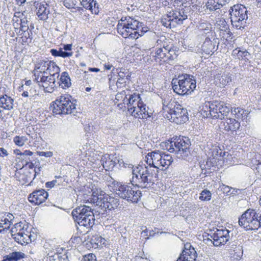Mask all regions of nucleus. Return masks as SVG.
I'll return each mask as SVG.
<instances>
[{
  "label": "nucleus",
  "instance_id": "46",
  "mask_svg": "<svg viewBox=\"0 0 261 261\" xmlns=\"http://www.w3.org/2000/svg\"><path fill=\"white\" fill-rule=\"evenodd\" d=\"M92 5L91 6V8H90V10L92 14H98L99 13V5L96 2V1L93 0L92 1Z\"/></svg>",
  "mask_w": 261,
  "mask_h": 261
},
{
  "label": "nucleus",
  "instance_id": "19",
  "mask_svg": "<svg viewBox=\"0 0 261 261\" xmlns=\"http://www.w3.org/2000/svg\"><path fill=\"white\" fill-rule=\"evenodd\" d=\"M197 253L190 244L185 245V249L176 261H195Z\"/></svg>",
  "mask_w": 261,
  "mask_h": 261
},
{
  "label": "nucleus",
  "instance_id": "38",
  "mask_svg": "<svg viewBox=\"0 0 261 261\" xmlns=\"http://www.w3.org/2000/svg\"><path fill=\"white\" fill-rule=\"evenodd\" d=\"M215 44L212 42H203L202 49L207 54H210L215 50Z\"/></svg>",
  "mask_w": 261,
  "mask_h": 261
},
{
  "label": "nucleus",
  "instance_id": "9",
  "mask_svg": "<svg viewBox=\"0 0 261 261\" xmlns=\"http://www.w3.org/2000/svg\"><path fill=\"white\" fill-rule=\"evenodd\" d=\"M146 163L149 168L158 170L162 167V170H166L173 162L172 156L170 154H162L159 151L149 152L145 156Z\"/></svg>",
  "mask_w": 261,
  "mask_h": 261
},
{
  "label": "nucleus",
  "instance_id": "53",
  "mask_svg": "<svg viewBox=\"0 0 261 261\" xmlns=\"http://www.w3.org/2000/svg\"><path fill=\"white\" fill-rule=\"evenodd\" d=\"M14 219V216L12 214L8 213L6 217L3 220V221H4L5 222H8L9 223H11L13 224V221Z\"/></svg>",
  "mask_w": 261,
  "mask_h": 261
},
{
  "label": "nucleus",
  "instance_id": "5",
  "mask_svg": "<svg viewBox=\"0 0 261 261\" xmlns=\"http://www.w3.org/2000/svg\"><path fill=\"white\" fill-rule=\"evenodd\" d=\"M72 215L80 226L88 229L87 232L94 224V215L92 208L89 206L83 205L77 206L72 211Z\"/></svg>",
  "mask_w": 261,
  "mask_h": 261
},
{
  "label": "nucleus",
  "instance_id": "42",
  "mask_svg": "<svg viewBox=\"0 0 261 261\" xmlns=\"http://www.w3.org/2000/svg\"><path fill=\"white\" fill-rule=\"evenodd\" d=\"M212 194L211 192L206 189L203 190L200 193L199 199L202 201H208L211 200Z\"/></svg>",
  "mask_w": 261,
  "mask_h": 261
},
{
  "label": "nucleus",
  "instance_id": "15",
  "mask_svg": "<svg viewBox=\"0 0 261 261\" xmlns=\"http://www.w3.org/2000/svg\"><path fill=\"white\" fill-rule=\"evenodd\" d=\"M48 63L47 73L49 74V75L43 76L42 77V79L43 81H45V82L47 83V84H46L47 86L44 87V92L52 93L54 91V88L56 86V79L59 77L60 69L56 63L53 61H49Z\"/></svg>",
  "mask_w": 261,
  "mask_h": 261
},
{
  "label": "nucleus",
  "instance_id": "12",
  "mask_svg": "<svg viewBox=\"0 0 261 261\" xmlns=\"http://www.w3.org/2000/svg\"><path fill=\"white\" fill-rule=\"evenodd\" d=\"M247 8L242 5H234L229 10L231 24L238 30L244 29L248 18Z\"/></svg>",
  "mask_w": 261,
  "mask_h": 261
},
{
  "label": "nucleus",
  "instance_id": "58",
  "mask_svg": "<svg viewBox=\"0 0 261 261\" xmlns=\"http://www.w3.org/2000/svg\"><path fill=\"white\" fill-rule=\"evenodd\" d=\"M71 47L72 45L71 44H64L63 49H64L65 51H68L71 50Z\"/></svg>",
  "mask_w": 261,
  "mask_h": 261
},
{
  "label": "nucleus",
  "instance_id": "40",
  "mask_svg": "<svg viewBox=\"0 0 261 261\" xmlns=\"http://www.w3.org/2000/svg\"><path fill=\"white\" fill-rule=\"evenodd\" d=\"M124 69L121 68L118 72V79L116 82L117 87L121 86L122 85H125L126 81H125V74L126 72L124 71Z\"/></svg>",
  "mask_w": 261,
  "mask_h": 261
},
{
  "label": "nucleus",
  "instance_id": "35",
  "mask_svg": "<svg viewBox=\"0 0 261 261\" xmlns=\"http://www.w3.org/2000/svg\"><path fill=\"white\" fill-rule=\"evenodd\" d=\"M31 19V16L27 15L25 17H23V18L20 19V24L19 27L21 28V30L25 31L27 32H29V24Z\"/></svg>",
  "mask_w": 261,
  "mask_h": 261
},
{
  "label": "nucleus",
  "instance_id": "29",
  "mask_svg": "<svg viewBox=\"0 0 261 261\" xmlns=\"http://www.w3.org/2000/svg\"><path fill=\"white\" fill-rule=\"evenodd\" d=\"M33 154V152L27 150H24L22 153H21V156L19 157V159L21 160L22 168L27 166L29 162L32 161L33 157L32 156Z\"/></svg>",
  "mask_w": 261,
  "mask_h": 261
},
{
  "label": "nucleus",
  "instance_id": "52",
  "mask_svg": "<svg viewBox=\"0 0 261 261\" xmlns=\"http://www.w3.org/2000/svg\"><path fill=\"white\" fill-rule=\"evenodd\" d=\"M206 108L207 109V110H202L201 111V115L204 118L211 117L213 119V115L212 114H209V108H207L206 106Z\"/></svg>",
  "mask_w": 261,
  "mask_h": 261
},
{
  "label": "nucleus",
  "instance_id": "22",
  "mask_svg": "<svg viewBox=\"0 0 261 261\" xmlns=\"http://www.w3.org/2000/svg\"><path fill=\"white\" fill-rule=\"evenodd\" d=\"M102 199L101 209L105 211L116 208L119 205V199L108 195H105Z\"/></svg>",
  "mask_w": 261,
  "mask_h": 261
},
{
  "label": "nucleus",
  "instance_id": "47",
  "mask_svg": "<svg viewBox=\"0 0 261 261\" xmlns=\"http://www.w3.org/2000/svg\"><path fill=\"white\" fill-rule=\"evenodd\" d=\"M219 188L220 189V191L223 192L224 193H226V195H229V193L231 189V187L225 185L224 184H222L220 186Z\"/></svg>",
  "mask_w": 261,
  "mask_h": 261
},
{
  "label": "nucleus",
  "instance_id": "30",
  "mask_svg": "<svg viewBox=\"0 0 261 261\" xmlns=\"http://www.w3.org/2000/svg\"><path fill=\"white\" fill-rule=\"evenodd\" d=\"M209 114L213 115V119H219V108L220 109L218 101H214L209 104Z\"/></svg>",
  "mask_w": 261,
  "mask_h": 261
},
{
  "label": "nucleus",
  "instance_id": "49",
  "mask_svg": "<svg viewBox=\"0 0 261 261\" xmlns=\"http://www.w3.org/2000/svg\"><path fill=\"white\" fill-rule=\"evenodd\" d=\"M249 53L246 51V50H244V51H242V50H240V53L239 54V55H238V59H239V60H241V59H243V58H245V60L247 59V56L249 55ZM247 60H248L247 59Z\"/></svg>",
  "mask_w": 261,
  "mask_h": 261
},
{
  "label": "nucleus",
  "instance_id": "3",
  "mask_svg": "<svg viewBox=\"0 0 261 261\" xmlns=\"http://www.w3.org/2000/svg\"><path fill=\"white\" fill-rule=\"evenodd\" d=\"M163 109L164 117L171 121L181 124L188 120L187 110L174 100H164L163 101Z\"/></svg>",
  "mask_w": 261,
  "mask_h": 261
},
{
  "label": "nucleus",
  "instance_id": "39",
  "mask_svg": "<svg viewBox=\"0 0 261 261\" xmlns=\"http://www.w3.org/2000/svg\"><path fill=\"white\" fill-rule=\"evenodd\" d=\"M165 47L163 48H158L156 49L155 53L152 55L156 62H160L162 61V58L165 56Z\"/></svg>",
  "mask_w": 261,
  "mask_h": 261
},
{
  "label": "nucleus",
  "instance_id": "20",
  "mask_svg": "<svg viewBox=\"0 0 261 261\" xmlns=\"http://www.w3.org/2000/svg\"><path fill=\"white\" fill-rule=\"evenodd\" d=\"M48 194L44 189L34 191L28 197L29 201L36 205L42 203L47 198Z\"/></svg>",
  "mask_w": 261,
  "mask_h": 261
},
{
  "label": "nucleus",
  "instance_id": "33",
  "mask_svg": "<svg viewBox=\"0 0 261 261\" xmlns=\"http://www.w3.org/2000/svg\"><path fill=\"white\" fill-rule=\"evenodd\" d=\"M216 25L219 27L220 31H224L228 35L227 37H230L232 34L229 31V27L223 18H219L216 22Z\"/></svg>",
  "mask_w": 261,
  "mask_h": 261
},
{
  "label": "nucleus",
  "instance_id": "8",
  "mask_svg": "<svg viewBox=\"0 0 261 261\" xmlns=\"http://www.w3.org/2000/svg\"><path fill=\"white\" fill-rule=\"evenodd\" d=\"M76 100L69 95H63L53 102L51 107L55 115H67L76 112Z\"/></svg>",
  "mask_w": 261,
  "mask_h": 261
},
{
  "label": "nucleus",
  "instance_id": "2",
  "mask_svg": "<svg viewBox=\"0 0 261 261\" xmlns=\"http://www.w3.org/2000/svg\"><path fill=\"white\" fill-rule=\"evenodd\" d=\"M147 28L134 17H122L117 26L118 33L125 38L137 39L146 32Z\"/></svg>",
  "mask_w": 261,
  "mask_h": 261
},
{
  "label": "nucleus",
  "instance_id": "63",
  "mask_svg": "<svg viewBox=\"0 0 261 261\" xmlns=\"http://www.w3.org/2000/svg\"><path fill=\"white\" fill-rule=\"evenodd\" d=\"M221 7L229 2L230 0H218Z\"/></svg>",
  "mask_w": 261,
  "mask_h": 261
},
{
  "label": "nucleus",
  "instance_id": "56",
  "mask_svg": "<svg viewBox=\"0 0 261 261\" xmlns=\"http://www.w3.org/2000/svg\"><path fill=\"white\" fill-rule=\"evenodd\" d=\"M87 259L88 261H96V256L93 254H89L85 261H87Z\"/></svg>",
  "mask_w": 261,
  "mask_h": 261
},
{
  "label": "nucleus",
  "instance_id": "31",
  "mask_svg": "<svg viewBox=\"0 0 261 261\" xmlns=\"http://www.w3.org/2000/svg\"><path fill=\"white\" fill-rule=\"evenodd\" d=\"M205 11L212 12L219 9L221 8L218 0H207L203 7Z\"/></svg>",
  "mask_w": 261,
  "mask_h": 261
},
{
  "label": "nucleus",
  "instance_id": "16",
  "mask_svg": "<svg viewBox=\"0 0 261 261\" xmlns=\"http://www.w3.org/2000/svg\"><path fill=\"white\" fill-rule=\"evenodd\" d=\"M48 62L49 61L41 60L35 64L34 76V81L38 84L39 87H42L44 89V87L47 86V83L43 81L42 77L46 76L47 69L48 68Z\"/></svg>",
  "mask_w": 261,
  "mask_h": 261
},
{
  "label": "nucleus",
  "instance_id": "27",
  "mask_svg": "<svg viewBox=\"0 0 261 261\" xmlns=\"http://www.w3.org/2000/svg\"><path fill=\"white\" fill-rule=\"evenodd\" d=\"M232 113L235 115L236 118L242 120H247L250 118V112L241 108H234Z\"/></svg>",
  "mask_w": 261,
  "mask_h": 261
},
{
  "label": "nucleus",
  "instance_id": "51",
  "mask_svg": "<svg viewBox=\"0 0 261 261\" xmlns=\"http://www.w3.org/2000/svg\"><path fill=\"white\" fill-rule=\"evenodd\" d=\"M27 15H28L26 14L25 11H23L22 12L19 11L15 12L14 14V17L20 18V19L23 18V17H25Z\"/></svg>",
  "mask_w": 261,
  "mask_h": 261
},
{
  "label": "nucleus",
  "instance_id": "23",
  "mask_svg": "<svg viewBox=\"0 0 261 261\" xmlns=\"http://www.w3.org/2000/svg\"><path fill=\"white\" fill-rule=\"evenodd\" d=\"M35 6L37 13L36 14L39 20L45 21L48 18V14H49V9L48 5L44 3H39L35 2L34 3Z\"/></svg>",
  "mask_w": 261,
  "mask_h": 261
},
{
  "label": "nucleus",
  "instance_id": "41",
  "mask_svg": "<svg viewBox=\"0 0 261 261\" xmlns=\"http://www.w3.org/2000/svg\"><path fill=\"white\" fill-rule=\"evenodd\" d=\"M14 31L18 36H21L22 41L26 42L27 39L30 38V32H27L25 31L21 30V28L18 27L14 28Z\"/></svg>",
  "mask_w": 261,
  "mask_h": 261
},
{
  "label": "nucleus",
  "instance_id": "26",
  "mask_svg": "<svg viewBox=\"0 0 261 261\" xmlns=\"http://www.w3.org/2000/svg\"><path fill=\"white\" fill-rule=\"evenodd\" d=\"M25 256V254L22 252L14 251L5 256L2 261H19Z\"/></svg>",
  "mask_w": 261,
  "mask_h": 261
},
{
  "label": "nucleus",
  "instance_id": "13",
  "mask_svg": "<svg viewBox=\"0 0 261 261\" xmlns=\"http://www.w3.org/2000/svg\"><path fill=\"white\" fill-rule=\"evenodd\" d=\"M116 194L121 198L137 203L140 199L142 193L140 191L134 190L132 186L128 184L117 182L115 185Z\"/></svg>",
  "mask_w": 261,
  "mask_h": 261
},
{
  "label": "nucleus",
  "instance_id": "48",
  "mask_svg": "<svg viewBox=\"0 0 261 261\" xmlns=\"http://www.w3.org/2000/svg\"><path fill=\"white\" fill-rule=\"evenodd\" d=\"M198 28L200 30H210L211 29V24L207 22H201L199 24Z\"/></svg>",
  "mask_w": 261,
  "mask_h": 261
},
{
  "label": "nucleus",
  "instance_id": "64",
  "mask_svg": "<svg viewBox=\"0 0 261 261\" xmlns=\"http://www.w3.org/2000/svg\"><path fill=\"white\" fill-rule=\"evenodd\" d=\"M240 49H238V48H236L234 49V50H233L232 51V56H234V57H236L238 59V55H239V54L240 53Z\"/></svg>",
  "mask_w": 261,
  "mask_h": 261
},
{
  "label": "nucleus",
  "instance_id": "50",
  "mask_svg": "<svg viewBox=\"0 0 261 261\" xmlns=\"http://www.w3.org/2000/svg\"><path fill=\"white\" fill-rule=\"evenodd\" d=\"M37 153L40 156H45V157H47V158L51 157L53 155V152L50 151H46V152L38 151V152H37Z\"/></svg>",
  "mask_w": 261,
  "mask_h": 261
},
{
  "label": "nucleus",
  "instance_id": "61",
  "mask_svg": "<svg viewBox=\"0 0 261 261\" xmlns=\"http://www.w3.org/2000/svg\"><path fill=\"white\" fill-rule=\"evenodd\" d=\"M40 171V167H39L37 169L36 168V167H35L34 170H33V171H32L33 172V179H34L35 178L36 174H38Z\"/></svg>",
  "mask_w": 261,
  "mask_h": 261
},
{
  "label": "nucleus",
  "instance_id": "1",
  "mask_svg": "<svg viewBox=\"0 0 261 261\" xmlns=\"http://www.w3.org/2000/svg\"><path fill=\"white\" fill-rule=\"evenodd\" d=\"M132 172L133 176L130 182L132 186L141 189L152 188L158 178V170L150 169L146 165L137 166Z\"/></svg>",
  "mask_w": 261,
  "mask_h": 261
},
{
  "label": "nucleus",
  "instance_id": "59",
  "mask_svg": "<svg viewBox=\"0 0 261 261\" xmlns=\"http://www.w3.org/2000/svg\"><path fill=\"white\" fill-rule=\"evenodd\" d=\"M124 71H125V72H126V74H125V79L127 80V81H130V78H131L132 73L129 72V71L128 70L125 69L124 70Z\"/></svg>",
  "mask_w": 261,
  "mask_h": 261
},
{
  "label": "nucleus",
  "instance_id": "32",
  "mask_svg": "<svg viewBox=\"0 0 261 261\" xmlns=\"http://www.w3.org/2000/svg\"><path fill=\"white\" fill-rule=\"evenodd\" d=\"M70 81L68 73L65 71L62 73L60 79V82L58 84H59V85L62 86L63 88L65 89L71 86Z\"/></svg>",
  "mask_w": 261,
  "mask_h": 261
},
{
  "label": "nucleus",
  "instance_id": "62",
  "mask_svg": "<svg viewBox=\"0 0 261 261\" xmlns=\"http://www.w3.org/2000/svg\"><path fill=\"white\" fill-rule=\"evenodd\" d=\"M16 4L19 6H23L26 2V0H15Z\"/></svg>",
  "mask_w": 261,
  "mask_h": 261
},
{
  "label": "nucleus",
  "instance_id": "21",
  "mask_svg": "<svg viewBox=\"0 0 261 261\" xmlns=\"http://www.w3.org/2000/svg\"><path fill=\"white\" fill-rule=\"evenodd\" d=\"M20 168L19 170H17L15 174V177L18 180L20 184L23 185L30 182V185L32 182L33 172L29 170Z\"/></svg>",
  "mask_w": 261,
  "mask_h": 261
},
{
  "label": "nucleus",
  "instance_id": "14",
  "mask_svg": "<svg viewBox=\"0 0 261 261\" xmlns=\"http://www.w3.org/2000/svg\"><path fill=\"white\" fill-rule=\"evenodd\" d=\"M27 224L21 222L16 223L11 229L13 239L19 244L24 245L31 242V234Z\"/></svg>",
  "mask_w": 261,
  "mask_h": 261
},
{
  "label": "nucleus",
  "instance_id": "24",
  "mask_svg": "<svg viewBox=\"0 0 261 261\" xmlns=\"http://www.w3.org/2000/svg\"><path fill=\"white\" fill-rule=\"evenodd\" d=\"M240 127V123L235 119L229 118L221 123L220 128L226 132H236Z\"/></svg>",
  "mask_w": 261,
  "mask_h": 261
},
{
  "label": "nucleus",
  "instance_id": "25",
  "mask_svg": "<svg viewBox=\"0 0 261 261\" xmlns=\"http://www.w3.org/2000/svg\"><path fill=\"white\" fill-rule=\"evenodd\" d=\"M14 99L7 94L0 96V107L7 110L13 109Z\"/></svg>",
  "mask_w": 261,
  "mask_h": 261
},
{
  "label": "nucleus",
  "instance_id": "17",
  "mask_svg": "<svg viewBox=\"0 0 261 261\" xmlns=\"http://www.w3.org/2000/svg\"><path fill=\"white\" fill-rule=\"evenodd\" d=\"M229 231L226 228L215 229V234L213 236V245L218 247L226 244L230 239Z\"/></svg>",
  "mask_w": 261,
  "mask_h": 261
},
{
  "label": "nucleus",
  "instance_id": "43",
  "mask_svg": "<svg viewBox=\"0 0 261 261\" xmlns=\"http://www.w3.org/2000/svg\"><path fill=\"white\" fill-rule=\"evenodd\" d=\"M14 142L16 145L19 146H23L28 141V139L25 136H16L14 138Z\"/></svg>",
  "mask_w": 261,
  "mask_h": 261
},
{
  "label": "nucleus",
  "instance_id": "55",
  "mask_svg": "<svg viewBox=\"0 0 261 261\" xmlns=\"http://www.w3.org/2000/svg\"><path fill=\"white\" fill-rule=\"evenodd\" d=\"M56 182H57L56 180H53L51 181H48V182H46L45 186L46 188H52L53 187H54L55 186Z\"/></svg>",
  "mask_w": 261,
  "mask_h": 261
},
{
  "label": "nucleus",
  "instance_id": "54",
  "mask_svg": "<svg viewBox=\"0 0 261 261\" xmlns=\"http://www.w3.org/2000/svg\"><path fill=\"white\" fill-rule=\"evenodd\" d=\"M20 18H17L13 16L12 18L13 26L14 28L18 27L20 24Z\"/></svg>",
  "mask_w": 261,
  "mask_h": 261
},
{
  "label": "nucleus",
  "instance_id": "57",
  "mask_svg": "<svg viewBox=\"0 0 261 261\" xmlns=\"http://www.w3.org/2000/svg\"><path fill=\"white\" fill-rule=\"evenodd\" d=\"M8 154L7 151L5 149L0 147V157L7 156Z\"/></svg>",
  "mask_w": 261,
  "mask_h": 261
},
{
  "label": "nucleus",
  "instance_id": "4",
  "mask_svg": "<svg viewBox=\"0 0 261 261\" xmlns=\"http://www.w3.org/2000/svg\"><path fill=\"white\" fill-rule=\"evenodd\" d=\"M128 111L132 116L139 119H146L151 116L152 111L144 103L139 94L134 93L126 100Z\"/></svg>",
  "mask_w": 261,
  "mask_h": 261
},
{
  "label": "nucleus",
  "instance_id": "11",
  "mask_svg": "<svg viewBox=\"0 0 261 261\" xmlns=\"http://www.w3.org/2000/svg\"><path fill=\"white\" fill-rule=\"evenodd\" d=\"M187 19V13L183 9L171 10L162 16L161 23L166 28H174L177 25L182 24Z\"/></svg>",
  "mask_w": 261,
  "mask_h": 261
},
{
  "label": "nucleus",
  "instance_id": "34",
  "mask_svg": "<svg viewBox=\"0 0 261 261\" xmlns=\"http://www.w3.org/2000/svg\"><path fill=\"white\" fill-rule=\"evenodd\" d=\"M50 53L54 57H61L64 58L71 57L73 54V53L71 51H63L62 48H60L59 50L51 49L50 50Z\"/></svg>",
  "mask_w": 261,
  "mask_h": 261
},
{
  "label": "nucleus",
  "instance_id": "28",
  "mask_svg": "<svg viewBox=\"0 0 261 261\" xmlns=\"http://www.w3.org/2000/svg\"><path fill=\"white\" fill-rule=\"evenodd\" d=\"M104 195L98 194V192L95 191L93 192L91 195L90 197L87 200L90 203L95 204L96 205L98 206L99 207L101 206L102 199L103 198Z\"/></svg>",
  "mask_w": 261,
  "mask_h": 261
},
{
  "label": "nucleus",
  "instance_id": "37",
  "mask_svg": "<svg viewBox=\"0 0 261 261\" xmlns=\"http://www.w3.org/2000/svg\"><path fill=\"white\" fill-rule=\"evenodd\" d=\"M213 234H215V229H210L208 232L205 233L203 235L204 242L208 246L213 245V241L214 240V238L212 235Z\"/></svg>",
  "mask_w": 261,
  "mask_h": 261
},
{
  "label": "nucleus",
  "instance_id": "60",
  "mask_svg": "<svg viewBox=\"0 0 261 261\" xmlns=\"http://www.w3.org/2000/svg\"><path fill=\"white\" fill-rule=\"evenodd\" d=\"M231 191H230V192L229 195H232V196L237 195L238 193V191H240L239 189H236V188H231Z\"/></svg>",
  "mask_w": 261,
  "mask_h": 261
},
{
  "label": "nucleus",
  "instance_id": "45",
  "mask_svg": "<svg viewBox=\"0 0 261 261\" xmlns=\"http://www.w3.org/2000/svg\"><path fill=\"white\" fill-rule=\"evenodd\" d=\"M76 4V1L75 0H64L63 5L68 9L75 8V6Z\"/></svg>",
  "mask_w": 261,
  "mask_h": 261
},
{
  "label": "nucleus",
  "instance_id": "6",
  "mask_svg": "<svg viewBox=\"0 0 261 261\" xmlns=\"http://www.w3.org/2000/svg\"><path fill=\"white\" fill-rule=\"evenodd\" d=\"M171 84L174 92L182 95L191 94L196 87L194 76L187 74L179 75L178 79H173Z\"/></svg>",
  "mask_w": 261,
  "mask_h": 261
},
{
  "label": "nucleus",
  "instance_id": "18",
  "mask_svg": "<svg viewBox=\"0 0 261 261\" xmlns=\"http://www.w3.org/2000/svg\"><path fill=\"white\" fill-rule=\"evenodd\" d=\"M232 74L221 70L216 71L214 75V83L220 87H224L232 81Z\"/></svg>",
  "mask_w": 261,
  "mask_h": 261
},
{
  "label": "nucleus",
  "instance_id": "44",
  "mask_svg": "<svg viewBox=\"0 0 261 261\" xmlns=\"http://www.w3.org/2000/svg\"><path fill=\"white\" fill-rule=\"evenodd\" d=\"M165 51L167 53L168 58H170V60H173L177 56L175 50L168 46L165 47Z\"/></svg>",
  "mask_w": 261,
  "mask_h": 261
},
{
  "label": "nucleus",
  "instance_id": "7",
  "mask_svg": "<svg viewBox=\"0 0 261 261\" xmlns=\"http://www.w3.org/2000/svg\"><path fill=\"white\" fill-rule=\"evenodd\" d=\"M191 144L188 137L182 136L174 139L166 144V149L170 152H174L179 159L186 160L190 154Z\"/></svg>",
  "mask_w": 261,
  "mask_h": 261
},
{
  "label": "nucleus",
  "instance_id": "10",
  "mask_svg": "<svg viewBox=\"0 0 261 261\" xmlns=\"http://www.w3.org/2000/svg\"><path fill=\"white\" fill-rule=\"evenodd\" d=\"M239 224L246 230H257L261 228V214L248 209L239 218Z\"/></svg>",
  "mask_w": 261,
  "mask_h": 261
},
{
  "label": "nucleus",
  "instance_id": "36",
  "mask_svg": "<svg viewBox=\"0 0 261 261\" xmlns=\"http://www.w3.org/2000/svg\"><path fill=\"white\" fill-rule=\"evenodd\" d=\"M220 109L219 108V119H222L227 116L230 111V108L227 107L224 102H219Z\"/></svg>",
  "mask_w": 261,
  "mask_h": 261
}]
</instances>
